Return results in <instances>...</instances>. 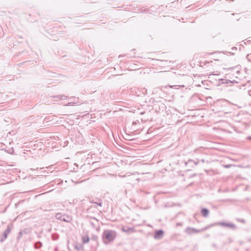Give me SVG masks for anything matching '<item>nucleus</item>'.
<instances>
[{
	"label": "nucleus",
	"mask_w": 251,
	"mask_h": 251,
	"mask_svg": "<svg viewBox=\"0 0 251 251\" xmlns=\"http://www.w3.org/2000/svg\"><path fill=\"white\" fill-rule=\"evenodd\" d=\"M116 236V233L112 230H104L102 233V239L105 244H108L113 241Z\"/></svg>",
	"instance_id": "f257e3e1"
},
{
	"label": "nucleus",
	"mask_w": 251,
	"mask_h": 251,
	"mask_svg": "<svg viewBox=\"0 0 251 251\" xmlns=\"http://www.w3.org/2000/svg\"><path fill=\"white\" fill-rule=\"evenodd\" d=\"M55 218L57 220H59L62 221H64L67 223L71 222L72 220V218L71 216L66 215V214H62L61 213H57L55 214Z\"/></svg>",
	"instance_id": "f03ea898"
},
{
	"label": "nucleus",
	"mask_w": 251,
	"mask_h": 251,
	"mask_svg": "<svg viewBox=\"0 0 251 251\" xmlns=\"http://www.w3.org/2000/svg\"><path fill=\"white\" fill-rule=\"evenodd\" d=\"M12 226L10 225L7 226L6 229L3 231L1 237L0 238V242H3L7 238L8 234L12 229Z\"/></svg>",
	"instance_id": "7ed1b4c3"
},
{
	"label": "nucleus",
	"mask_w": 251,
	"mask_h": 251,
	"mask_svg": "<svg viewBox=\"0 0 251 251\" xmlns=\"http://www.w3.org/2000/svg\"><path fill=\"white\" fill-rule=\"evenodd\" d=\"M207 228L208 227H205L204 228H203L201 230H198L193 227H188L185 229V232L188 234H192L195 233L200 232L201 231L207 229Z\"/></svg>",
	"instance_id": "20e7f679"
},
{
	"label": "nucleus",
	"mask_w": 251,
	"mask_h": 251,
	"mask_svg": "<svg viewBox=\"0 0 251 251\" xmlns=\"http://www.w3.org/2000/svg\"><path fill=\"white\" fill-rule=\"evenodd\" d=\"M164 232L162 229H159L155 231L154 234V238L155 239L159 240L162 238Z\"/></svg>",
	"instance_id": "39448f33"
},
{
	"label": "nucleus",
	"mask_w": 251,
	"mask_h": 251,
	"mask_svg": "<svg viewBox=\"0 0 251 251\" xmlns=\"http://www.w3.org/2000/svg\"><path fill=\"white\" fill-rule=\"evenodd\" d=\"M122 230L126 233H130L132 232H135V229L133 227H125L123 226L122 227Z\"/></svg>",
	"instance_id": "423d86ee"
},
{
	"label": "nucleus",
	"mask_w": 251,
	"mask_h": 251,
	"mask_svg": "<svg viewBox=\"0 0 251 251\" xmlns=\"http://www.w3.org/2000/svg\"><path fill=\"white\" fill-rule=\"evenodd\" d=\"M201 213L203 217H206L209 215V210L206 208H202L201 209Z\"/></svg>",
	"instance_id": "0eeeda50"
},
{
	"label": "nucleus",
	"mask_w": 251,
	"mask_h": 251,
	"mask_svg": "<svg viewBox=\"0 0 251 251\" xmlns=\"http://www.w3.org/2000/svg\"><path fill=\"white\" fill-rule=\"evenodd\" d=\"M74 247L75 249L78 251H82L83 250V246L82 244H76Z\"/></svg>",
	"instance_id": "6e6552de"
},
{
	"label": "nucleus",
	"mask_w": 251,
	"mask_h": 251,
	"mask_svg": "<svg viewBox=\"0 0 251 251\" xmlns=\"http://www.w3.org/2000/svg\"><path fill=\"white\" fill-rule=\"evenodd\" d=\"M190 164L191 166H193V165H197L198 164V162L193 161L192 159L188 160L187 162H185V165L186 166L187 164Z\"/></svg>",
	"instance_id": "1a4fd4ad"
},
{
	"label": "nucleus",
	"mask_w": 251,
	"mask_h": 251,
	"mask_svg": "<svg viewBox=\"0 0 251 251\" xmlns=\"http://www.w3.org/2000/svg\"><path fill=\"white\" fill-rule=\"evenodd\" d=\"M42 246V243L40 241H37L35 243L34 247L35 249H39Z\"/></svg>",
	"instance_id": "9d476101"
},
{
	"label": "nucleus",
	"mask_w": 251,
	"mask_h": 251,
	"mask_svg": "<svg viewBox=\"0 0 251 251\" xmlns=\"http://www.w3.org/2000/svg\"><path fill=\"white\" fill-rule=\"evenodd\" d=\"M227 224V223H226V222H218V223H216L214 224V225L221 226H223L226 227Z\"/></svg>",
	"instance_id": "9b49d317"
},
{
	"label": "nucleus",
	"mask_w": 251,
	"mask_h": 251,
	"mask_svg": "<svg viewBox=\"0 0 251 251\" xmlns=\"http://www.w3.org/2000/svg\"><path fill=\"white\" fill-rule=\"evenodd\" d=\"M82 240H83V242L84 243L86 244V243H87L89 242V241L90 240V238L88 236H83L82 237Z\"/></svg>",
	"instance_id": "f8f14e48"
},
{
	"label": "nucleus",
	"mask_w": 251,
	"mask_h": 251,
	"mask_svg": "<svg viewBox=\"0 0 251 251\" xmlns=\"http://www.w3.org/2000/svg\"><path fill=\"white\" fill-rule=\"evenodd\" d=\"M54 98H56L60 100H64L67 99V96H65V95H57L56 96H53Z\"/></svg>",
	"instance_id": "ddd939ff"
},
{
	"label": "nucleus",
	"mask_w": 251,
	"mask_h": 251,
	"mask_svg": "<svg viewBox=\"0 0 251 251\" xmlns=\"http://www.w3.org/2000/svg\"><path fill=\"white\" fill-rule=\"evenodd\" d=\"M220 81H221V83L222 84H225V83H228V82L231 83L232 81L229 80H226L224 79H221L219 80Z\"/></svg>",
	"instance_id": "4468645a"
},
{
	"label": "nucleus",
	"mask_w": 251,
	"mask_h": 251,
	"mask_svg": "<svg viewBox=\"0 0 251 251\" xmlns=\"http://www.w3.org/2000/svg\"><path fill=\"white\" fill-rule=\"evenodd\" d=\"M226 227H229L232 229H234L236 227V226L232 223H227Z\"/></svg>",
	"instance_id": "2eb2a0df"
},
{
	"label": "nucleus",
	"mask_w": 251,
	"mask_h": 251,
	"mask_svg": "<svg viewBox=\"0 0 251 251\" xmlns=\"http://www.w3.org/2000/svg\"><path fill=\"white\" fill-rule=\"evenodd\" d=\"M9 154H13V153H14V150H13V148H12L11 149H9V150H8L7 151H6Z\"/></svg>",
	"instance_id": "dca6fc26"
},
{
	"label": "nucleus",
	"mask_w": 251,
	"mask_h": 251,
	"mask_svg": "<svg viewBox=\"0 0 251 251\" xmlns=\"http://www.w3.org/2000/svg\"><path fill=\"white\" fill-rule=\"evenodd\" d=\"M23 235V231H20L19 232V234H18V236L17 237V240H19L22 237Z\"/></svg>",
	"instance_id": "f3484780"
},
{
	"label": "nucleus",
	"mask_w": 251,
	"mask_h": 251,
	"mask_svg": "<svg viewBox=\"0 0 251 251\" xmlns=\"http://www.w3.org/2000/svg\"><path fill=\"white\" fill-rule=\"evenodd\" d=\"M92 240H93L94 241H97V239H98V237L97 235H93L92 238H91Z\"/></svg>",
	"instance_id": "a211bd4d"
},
{
	"label": "nucleus",
	"mask_w": 251,
	"mask_h": 251,
	"mask_svg": "<svg viewBox=\"0 0 251 251\" xmlns=\"http://www.w3.org/2000/svg\"><path fill=\"white\" fill-rule=\"evenodd\" d=\"M237 220L238 221H239V222H241L242 223H244V224L245 223V222H246V221H245V220L244 219H237Z\"/></svg>",
	"instance_id": "6ab92c4d"
},
{
	"label": "nucleus",
	"mask_w": 251,
	"mask_h": 251,
	"mask_svg": "<svg viewBox=\"0 0 251 251\" xmlns=\"http://www.w3.org/2000/svg\"><path fill=\"white\" fill-rule=\"evenodd\" d=\"M231 164L224 165V167L226 168H229L231 166Z\"/></svg>",
	"instance_id": "aec40b11"
},
{
	"label": "nucleus",
	"mask_w": 251,
	"mask_h": 251,
	"mask_svg": "<svg viewBox=\"0 0 251 251\" xmlns=\"http://www.w3.org/2000/svg\"><path fill=\"white\" fill-rule=\"evenodd\" d=\"M94 203H96V204H97L98 205H99V206H102V202H101V201H100V202H98H98H94Z\"/></svg>",
	"instance_id": "412c9836"
},
{
	"label": "nucleus",
	"mask_w": 251,
	"mask_h": 251,
	"mask_svg": "<svg viewBox=\"0 0 251 251\" xmlns=\"http://www.w3.org/2000/svg\"><path fill=\"white\" fill-rule=\"evenodd\" d=\"M143 90L144 91V92H143V93L145 95L147 93V90L146 89H144Z\"/></svg>",
	"instance_id": "4be33fe9"
},
{
	"label": "nucleus",
	"mask_w": 251,
	"mask_h": 251,
	"mask_svg": "<svg viewBox=\"0 0 251 251\" xmlns=\"http://www.w3.org/2000/svg\"><path fill=\"white\" fill-rule=\"evenodd\" d=\"M182 223H177V224H176V226H182Z\"/></svg>",
	"instance_id": "5701e85b"
},
{
	"label": "nucleus",
	"mask_w": 251,
	"mask_h": 251,
	"mask_svg": "<svg viewBox=\"0 0 251 251\" xmlns=\"http://www.w3.org/2000/svg\"><path fill=\"white\" fill-rule=\"evenodd\" d=\"M231 50H237V48L236 47H233L231 48Z\"/></svg>",
	"instance_id": "b1692460"
},
{
	"label": "nucleus",
	"mask_w": 251,
	"mask_h": 251,
	"mask_svg": "<svg viewBox=\"0 0 251 251\" xmlns=\"http://www.w3.org/2000/svg\"><path fill=\"white\" fill-rule=\"evenodd\" d=\"M248 138L249 139H251V136H249V137H248Z\"/></svg>",
	"instance_id": "393cba45"
},
{
	"label": "nucleus",
	"mask_w": 251,
	"mask_h": 251,
	"mask_svg": "<svg viewBox=\"0 0 251 251\" xmlns=\"http://www.w3.org/2000/svg\"><path fill=\"white\" fill-rule=\"evenodd\" d=\"M53 240H56V237H54V238H53Z\"/></svg>",
	"instance_id": "a878e982"
},
{
	"label": "nucleus",
	"mask_w": 251,
	"mask_h": 251,
	"mask_svg": "<svg viewBox=\"0 0 251 251\" xmlns=\"http://www.w3.org/2000/svg\"><path fill=\"white\" fill-rule=\"evenodd\" d=\"M53 240H56V237H54V238H53Z\"/></svg>",
	"instance_id": "bb28decb"
},
{
	"label": "nucleus",
	"mask_w": 251,
	"mask_h": 251,
	"mask_svg": "<svg viewBox=\"0 0 251 251\" xmlns=\"http://www.w3.org/2000/svg\"><path fill=\"white\" fill-rule=\"evenodd\" d=\"M72 103V102L69 103L68 105H71L70 104Z\"/></svg>",
	"instance_id": "cd10ccee"
},
{
	"label": "nucleus",
	"mask_w": 251,
	"mask_h": 251,
	"mask_svg": "<svg viewBox=\"0 0 251 251\" xmlns=\"http://www.w3.org/2000/svg\"><path fill=\"white\" fill-rule=\"evenodd\" d=\"M136 124V123H135V122H133V124Z\"/></svg>",
	"instance_id": "c85d7f7f"
}]
</instances>
